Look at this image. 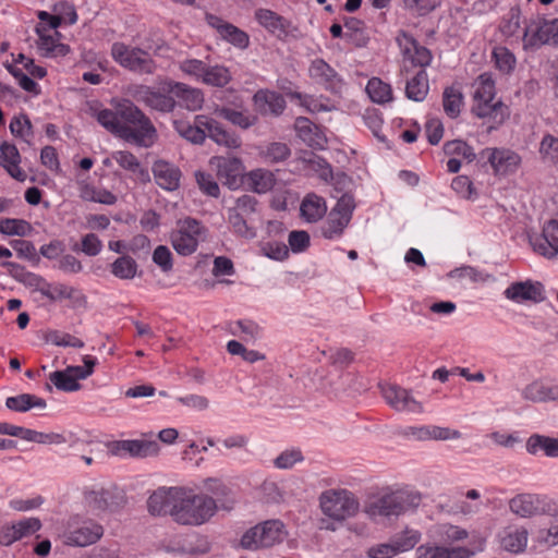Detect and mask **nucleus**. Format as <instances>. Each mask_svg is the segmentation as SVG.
Masks as SVG:
<instances>
[{
  "label": "nucleus",
  "mask_w": 558,
  "mask_h": 558,
  "mask_svg": "<svg viewBox=\"0 0 558 558\" xmlns=\"http://www.w3.org/2000/svg\"><path fill=\"white\" fill-rule=\"evenodd\" d=\"M429 144L437 145L444 135L442 123L438 119H430L425 125Z\"/></svg>",
  "instance_id": "60"
},
{
  "label": "nucleus",
  "mask_w": 558,
  "mask_h": 558,
  "mask_svg": "<svg viewBox=\"0 0 558 558\" xmlns=\"http://www.w3.org/2000/svg\"><path fill=\"white\" fill-rule=\"evenodd\" d=\"M172 518L180 524L198 525L206 522L216 511L214 498L194 494L191 489L180 487L174 490Z\"/></svg>",
  "instance_id": "1"
},
{
  "label": "nucleus",
  "mask_w": 558,
  "mask_h": 558,
  "mask_svg": "<svg viewBox=\"0 0 558 558\" xmlns=\"http://www.w3.org/2000/svg\"><path fill=\"white\" fill-rule=\"evenodd\" d=\"M0 157L5 162L4 166H19L21 161L20 153L15 145L3 142L0 145Z\"/></svg>",
  "instance_id": "58"
},
{
  "label": "nucleus",
  "mask_w": 558,
  "mask_h": 558,
  "mask_svg": "<svg viewBox=\"0 0 558 558\" xmlns=\"http://www.w3.org/2000/svg\"><path fill=\"white\" fill-rule=\"evenodd\" d=\"M4 68L9 71L10 74H12L17 81L20 86L28 92L33 93L35 95L39 94V88L37 83L31 78L28 75H26L22 69L17 68L14 62L10 63L9 61H5L3 63Z\"/></svg>",
  "instance_id": "44"
},
{
  "label": "nucleus",
  "mask_w": 558,
  "mask_h": 558,
  "mask_svg": "<svg viewBox=\"0 0 558 558\" xmlns=\"http://www.w3.org/2000/svg\"><path fill=\"white\" fill-rule=\"evenodd\" d=\"M177 226L178 229L170 234L173 248L183 256L193 254L197 250L198 238L206 233V228L192 217L179 219Z\"/></svg>",
  "instance_id": "7"
},
{
  "label": "nucleus",
  "mask_w": 558,
  "mask_h": 558,
  "mask_svg": "<svg viewBox=\"0 0 558 558\" xmlns=\"http://www.w3.org/2000/svg\"><path fill=\"white\" fill-rule=\"evenodd\" d=\"M354 208L353 195L349 193L342 194L336 206L328 214L327 220L320 227L322 235L325 239L341 235L352 218Z\"/></svg>",
  "instance_id": "9"
},
{
  "label": "nucleus",
  "mask_w": 558,
  "mask_h": 558,
  "mask_svg": "<svg viewBox=\"0 0 558 558\" xmlns=\"http://www.w3.org/2000/svg\"><path fill=\"white\" fill-rule=\"evenodd\" d=\"M111 271L120 279H132L136 275L137 264L132 257L124 255L112 263Z\"/></svg>",
  "instance_id": "40"
},
{
  "label": "nucleus",
  "mask_w": 558,
  "mask_h": 558,
  "mask_svg": "<svg viewBox=\"0 0 558 558\" xmlns=\"http://www.w3.org/2000/svg\"><path fill=\"white\" fill-rule=\"evenodd\" d=\"M173 125L181 137L195 145L203 144L206 137L228 148H236L241 144L238 136L229 133L219 122L206 116H196L194 124L175 120Z\"/></svg>",
  "instance_id": "2"
},
{
  "label": "nucleus",
  "mask_w": 558,
  "mask_h": 558,
  "mask_svg": "<svg viewBox=\"0 0 558 558\" xmlns=\"http://www.w3.org/2000/svg\"><path fill=\"white\" fill-rule=\"evenodd\" d=\"M543 241L530 238L533 250L548 259H553L558 255V220H548L542 230Z\"/></svg>",
  "instance_id": "15"
},
{
  "label": "nucleus",
  "mask_w": 558,
  "mask_h": 558,
  "mask_svg": "<svg viewBox=\"0 0 558 558\" xmlns=\"http://www.w3.org/2000/svg\"><path fill=\"white\" fill-rule=\"evenodd\" d=\"M161 89L172 95L173 98H178L177 105L191 111L202 108L204 102L203 93L199 89L190 87L183 83L167 81L162 84Z\"/></svg>",
  "instance_id": "12"
},
{
  "label": "nucleus",
  "mask_w": 558,
  "mask_h": 558,
  "mask_svg": "<svg viewBox=\"0 0 558 558\" xmlns=\"http://www.w3.org/2000/svg\"><path fill=\"white\" fill-rule=\"evenodd\" d=\"M539 151L550 161H558V138L550 134L545 135L541 142Z\"/></svg>",
  "instance_id": "55"
},
{
  "label": "nucleus",
  "mask_w": 558,
  "mask_h": 558,
  "mask_svg": "<svg viewBox=\"0 0 558 558\" xmlns=\"http://www.w3.org/2000/svg\"><path fill=\"white\" fill-rule=\"evenodd\" d=\"M366 92L369 98L377 104H385L392 99V90L389 84L378 77L368 81Z\"/></svg>",
  "instance_id": "36"
},
{
  "label": "nucleus",
  "mask_w": 558,
  "mask_h": 558,
  "mask_svg": "<svg viewBox=\"0 0 558 558\" xmlns=\"http://www.w3.org/2000/svg\"><path fill=\"white\" fill-rule=\"evenodd\" d=\"M244 216L238 209L230 208L228 220L236 234L252 239L255 236V231L247 226Z\"/></svg>",
  "instance_id": "45"
},
{
  "label": "nucleus",
  "mask_w": 558,
  "mask_h": 558,
  "mask_svg": "<svg viewBox=\"0 0 558 558\" xmlns=\"http://www.w3.org/2000/svg\"><path fill=\"white\" fill-rule=\"evenodd\" d=\"M119 118L124 120L126 123L137 125V129L132 128V132L137 136L136 138H125L126 142H131L142 147H149L154 138L156 137L157 131L153 125L151 121L130 100H124L118 107Z\"/></svg>",
  "instance_id": "5"
},
{
  "label": "nucleus",
  "mask_w": 558,
  "mask_h": 558,
  "mask_svg": "<svg viewBox=\"0 0 558 558\" xmlns=\"http://www.w3.org/2000/svg\"><path fill=\"white\" fill-rule=\"evenodd\" d=\"M543 286L539 282H532L530 280L519 281L511 283L505 291V296L508 300L520 302V301H533L542 302L544 300L542 295Z\"/></svg>",
  "instance_id": "16"
},
{
  "label": "nucleus",
  "mask_w": 558,
  "mask_h": 558,
  "mask_svg": "<svg viewBox=\"0 0 558 558\" xmlns=\"http://www.w3.org/2000/svg\"><path fill=\"white\" fill-rule=\"evenodd\" d=\"M101 250V242L94 233H88L82 239L81 251L88 256H96Z\"/></svg>",
  "instance_id": "63"
},
{
  "label": "nucleus",
  "mask_w": 558,
  "mask_h": 558,
  "mask_svg": "<svg viewBox=\"0 0 558 558\" xmlns=\"http://www.w3.org/2000/svg\"><path fill=\"white\" fill-rule=\"evenodd\" d=\"M112 58L123 68L140 74H153L156 64L150 54L136 47L116 43L111 48Z\"/></svg>",
  "instance_id": "8"
},
{
  "label": "nucleus",
  "mask_w": 558,
  "mask_h": 558,
  "mask_svg": "<svg viewBox=\"0 0 558 558\" xmlns=\"http://www.w3.org/2000/svg\"><path fill=\"white\" fill-rule=\"evenodd\" d=\"M259 527L256 525L250 530H247L240 542V545L244 549L255 550L262 548V544H259Z\"/></svg>",
  "instance_id": "62"
},
{
  "label": "nucleus",
  "mask_w": 558,
  "mask_h": 558,
  "mask_svg": "<svg viewBox=\"0 0 558 558\" xmlns=\"http://www.w3.org/2000/svg\"><path fill=\"white\" fill-rule=\"evenodd\" d=\"M118 111L113 112L109 109L100 110L97 113V121L113 135L123 138H136L137 136L132 132V128L124 125L119 121Z\"/></svg>",
  "instance_id": "24"
},
{
  "label": "nucleus",
  "mask_w": 558,
  "mask_h": 558,
  "mask_svg": "<svg viewBox=\"0 0 558 558\" xmlns=\"http://www.w3.org/2000/svg\"><path fill=\"white\" fill-rule=\"evenodd\" d=\"M327 207L323 197L316 194H307L302 201L300 211L308 222H316L326 214Z\"/></svg>",
  "instance_id": "29"
},
{
  "label": "nucleus",
  "mask_w": 558,
  "mask_h": 558,
  "mask_svg": "<svg viewBox=\"0 0 558 558\" xmlns=\"http://www.w3.org/2000/svg\"><path fill=\"white\" fill-rule=\"evenodd\" d=\"M205 19L207 24L215 28L223 40L240 49L248 47L250 37L244 31L210 13H207Z\"/></svg>",
  "instance_id": "13"
},
{
  "label": "nucleus",
  "mask_w": 558,
  "mask_h": 558,
  "mask_svg": "<svg viewBox=\"0 0 558 558\" xmlns=\"http://www.w3.org/2000/svg\"><path fill=\"white\" fill-rule=\"evenodd\" d=\"M142 98L145 105L161 112H170L177 106V101L173 96L165 93L163 90L162 93H159L146 88L143 92Z\"/></svg>",
  "instance_id": "32"
},
{
  "label": "nucleus",
  "mask_w": 558,
  "mask_h": 558,
  "mask_svg": "<svg viewBox=\"0 0 558 558\" xmlns=\"http://www.w3.org/2000/svg\"><path fill=\"white\" fill-rule=\"evenodd\" d=\"M395 543L392 541L386 544H379L368 549V556L371 558H391L397 555Z\"/></svg>",
  "instance_id": "64"
},
{
  "label": "nucleus",
  "mask_w": 558,
  "mask_h": 558,
  "mask_svg": "<svg viewBox=\"0 0 558 558\" xmlns=\"http://www.w3.org/2000/svg\"><path fill=\"white\" fill-rule=\"evenodd\" d=\"M523 396L526 400L533 402L558 400V387L549 388L541 383H532L525 387Z\"/></svg>",
  "instance_id": "35"
},
{
  "label": "nucleus",
  "mask_w": 558,
  "mask_h": 558,
  "mask_svg": "<svg viewBox=\"0 0 558 558\" xmlns=\"http://www.w3.org/2000/svg\"><path fill=\"white\" fill-rule=\"evenodd\" d=\"M275 183V175L268 170L256 169L247 174V185L253 192L258 194L270 191Z\"/></svg>",
  "instance_id": "33"
},
{
  "label": "nucleus",
  "mask_w": 558,
  "mask_h": 558,
  "mask_svg": "<svg viewBox=\"0 0 558 558\" xmlns=\"http://www.w3.org/2000/svg\"><path fill=\"white\" fill-rule=\"evenodd\" d=\"M383 396L385 400L396 410H410L414 409L411 405L420 404L410 396L409 391L398 387V386H389L383 389Z\"/></svg>",
  "instance_id": "27"
},
{
  "label": "nucleus",
  "mask_w": 558,
  "mask_h": 558,
  "mask_svg": "<svg viewBox=\"0 0 558 558\" xmlns=\"http://www.w3.org/2000/svg\"><path fill=\"white\" fill-rule=\"evenodd\" d=\"M310 75L324 84L327 89L337 90L342 80L333 68H331L324 59H315L310 66Z\"/></svg>",
  "instance_id": "21"
},
{
  "label": "nucleus",
  "mask_w": 558,
  "mask_h": 558,
  "mask_svg": "<svg viewBox=\"0 0 558 558\" xmlns=\"http://www.w3.org/2000/svg\"><path fill=\"white\" fill-rule=\"evenodd\" d=\"M218 179L229 189H238L243 181V166L238 158L215 157Z\"/></svg>",
  "instance_id": "14"
},
{
  "label": "nucleus",
  "mask_w": 558,
  "mask_h": 558,
  "mask_svg": "<svg viewBox=\"0 0 558 558\" xmlns=\"http://www.w3.org/2000/svg\"><path fill=\"white\" fill-rule=\"evenodd\" d=\"M180 487L160 488L154 492L148 500L147 507L149 513L153 515H165L170 514L172 517V508L174 506V490H179Z\"/></svg>",
  "instance_id": "23"
},
{
  "label": "nucleus",
  "mask_w": 558,
  "mask_h": 558,
  "mask_svg": "<svg viewBox=\"0 0 558 558\" xmlns=\"http://www.w3.org/2000/svg\"><path fill=\"white\" fill-rule=\"evenodd\" d=\"M255 17L258 21V23L266 27L268 31L272 33L278 31L279 36L281 34H288L290 22L287 21L281 15H278L276 12L267 9H259L255 12Z\"/></svg>",
  "instance_id": "30"
},
{
  "label": "nucleus",
  "mask_w": 558,
  "mask_h": 558,
  "mask_svg": "<svg viewBox=\"0 0 558 558\" xmlns=\"http://www.w3.org/2000/svg\"><path fill=\"white\" fill-rule=\"evenodd\" d=\"M259 530V544L263 547H271L282 541L283 523L279 520H268L257 525Z\"/></svg>",
  "instance_id": "31"
},
{
  "label": "nucleus",
  "mask_w": 558,
  "mask_h": 558,
  "mask_svg": "<svg viewBox=\"0 0 558 558\" xmlns=\"http://www.w3.org/2000/svg\"><path fill=\"white\" fill-rule=\"evenodd\" d=\"M493 56L496 62L497 68L504 73H510L515 64V58L513 53H511L505 47H497L493 51Z\"/></svg>",
  "instance_id": "47"
},
{
  "label": "nucleus",
  "mask_w": 558,
  "mask_h": 558,
  "mask_svg": "<svg viewBox=\"0 0 558 558\" xmlns=\"http://www.w3.org/2000/svg\"><path fill=\"white\" fill-rule=\"evenodd\" d=\"M421 495L414 492L396 490L369 497L364 505V512L371 518L399 515L420 505Z\"/></svg>",
  "instance_id": "3"
},
{
  "label": "nucleus",
  "mask_w": 558,
  "mask_h": 558,
  "mask_svg": "<svg viewBox=\"0 0 558 558\" xmlns=\"http://www.w3.org/2000/svg\"><path fill=\"white\" fill-rule=\"evenodd\" d=\"M153 260L162 271L168 272L172 269V254L165 245H159L153 253Z\"/></svg>",
  "instance_id": "54"
},
{
  "label": "nucleus",
  "mask_w": 558,
  "mask_h": 558,
  "mask_svg": "<svg viewBox=\"0 0 558 558\" xmlns=\"http://www.w3.org/2000/svg\"><path fill=\"white\" fill-rule=\"evenodd\" d=\"M480 86L474 93V100L477 105L473 107L472 111L478 118L490 117L495 122L501 123L507 113L508 108L499 100L493 105L490 101L495 97V83L489 73H483L478 76Z\"/></svg>",
  "instance_id": "4"
},
{
  "label": "nucleus",
  "mask_w": 558,
  "mask_h": 558,
  "mask_svg": "<svg viewBox=\"0 0 558 558\" xmlns=\"http://www.w3.org/2000/svg\"><path fill=\"white\" fill-rule=\"evenodd\" d=\"M398 553L412 549L420 541V533L407 530L402 535H397L392 539Z\"/></svg>",
  "instance_id": "51"
},
{
  "label": "nucleus",
  "mask_w": 558,
  "mask_h": 558,
  "mask_svg": "<svg viewBox=\"0 0 558 558\" xmlns=\"http://www.w3.org/2000/svg\"><path fill=\"white\" fill-rule=\"evenodd\" d=\"M32 395L22 393L16 397H9L5 400V405L8 409L17 411V412H26L32 409Z\"/></svg>",
  "instance_id": "57"
},
{
  "label": "nucleus",
  "mask_w": 558,
  "mask_h": 558,
  "mask_svg": "<svg viewBox=\"0 0 558 558\" xmlns=\"http://www.w3.org/2000/svg\"><path fill=\"white\" fill-rule=\"evenodd\" d=\"M47 340L52 342L54 345L59 347H73V348H83L84 342L70 335V333H60L59 331H50L47 335Z\"/></svg>",
  "instance_id": "52"
},
{
  "label": "nucleus",
  "mask_w": 558,
  "mask_h": 558,
  "mask_svg": "<svg viewBox=\"0 0 558 558\" xmlns=\"http://www.w3.org/2000/svg\"><path fill=\"white\" fill-rule=\"evenodd\" d=\"M21 279L19 280L23 284L29 288H34L43 294V290H48L51 286L46 282V280L33 272L26 271L25 274L20 275Z\"/></svg>",
  "instance_id": "59"
},
{
  "label": "nucleus",
  "mask_w": 558,
  "mask_h": 558,
  "mask_svg": "<svg viewBox=\"0 0 558 558\" xmlns=\"http://www.w3.org/2000/svg\"><path fill=\"white\" fill-rule=\"evenodd\" d=\"M320 508L326 515L341 522L354 517L360 504L348 490H328L320 496Z\"/></svg>",
  "instance_id": "6"
},
{
  "label": "nucleus",
  "mask_w": 558,
  "mask_h": 558,
  "mask_svg": "<svg viewBox=\"0 0 558 558\" xmlns=\"http://www.w3.org/2000/svg\"><path fill=\"white\" fill-rule=\"evenodd\" d=\"M462 99V94L453 87H447L444 90V110L450 118H457L460 114Z\"/></svg>",
  "instance_id": "43"
},
{
  "label": "nucleus",
  "mask_w": 558,
  "mask_h": 558,
  "mask_svg": "<svg viewBox=\"0 0 558 558\" xmlns=\"http://www.w3.org/2000/svg\"><path fill=\"white\" fill-rule=\"evenodd\" d=\"M120 451L128 452L131 457L147 458L159 452V445L150 440H120L112 444L111 452L118 454Z\"/></svg>",
  "instance_id": "18"
},
{
  "label": "nucleus",
  "mask_w": 558,
  "mask_h": 558,
  "mask_svg": "<svg viewBox=\"0 0 558 558\" xmlns=\"http://www.w3.org/2000/svg\"><path fill=\"white\" fill-rule=\"evenodd\" d=\"M525 447L530 454H536L542 450L549 458L558 457V438L533 434L527 438Z\"/></svg>",
  "instance_id": "28"
},
{
  "label": "nucleus",
  "mask_w": 558,
  "mask_h": 558,
  "mask_svg": "<svg viewBox=\"0 0 558 558\" xmlns=\"http://www.w3.org/2000/svg\"><path fill=\"white\" fill-rule=\"evenodd\" d=\"M153 173L157 184L167 191H175L180 185L181 170L166 160L155 161Z\"/></svg>",
  "instance_id": "19"
},
{
  "label": "nucleus",
  "mask_w": 558,
  "mask_h": 558,
  "mask_svg": "<svg viewBox=\"0 0 558 558\" xmlns=\"http://www.w3.org/2000/svg\"><path fill=\"white\" fill-rule=\"evenodd\" d=\"M114 160L124 169L136 172L140 169V161L130 151H118L113 155Z\"/></svg>",
  "instance_id": "61"
},
{
  "label": "nucleus",
  "mask_w": 558,
  "mask_h": 558,
  "mask_svg": "<svg viewBox=\"0 0 558 558\" xmlns=\"http://www.w3.org/2000/svg\"><path fill=\"white\" fill-rule=\"evenodd\" d=\"M525 47H534L541 45L558 46V19L546 21L538 19L533 21L523 33Z\"/></svg>",
  "instance_id": "11"
},
{
  "label": "nucleus",
  "mask_w": 558,
  "mask_h": 558,
  "mask_svg": "<svg viewBox=\"0 0 558 558\" xmlns=\"http://www.w3.org/2000/svg\"><path fill=\"white\" fill-rule=\"evenodd\" d=\"M520 15L521 11L519 8L513 7L509 10L500 26V31L505 36L510 37L518 32L520 28Z\"/></svg>",
  "instance_id": "49"
},
{
  "label": "nucleus",
  "mask_w": 558,
  "mask_h": 558,
  "mask_svg": "<svg viewBox=\"0 0 558 558\" xmlns=\"http://www.w3.org/2000/svg\"><path fill=\"white\" fill-rule=\"evenodd\" d=\"M488 161L497 174L512 172L520 162V157L507 149H487Z\"/></svg>",
  "instance_id": "25"
},
{
  "label": "nucleus",
  "mask_w": 558,
  "mask_h": 558,
  "mask_svg": "<svg viewBox=\"0 0 558 558\" xmlns=\"http://www.w3.org/2000/svg\"><path fill=\"white\" fill-rule=\"evenodd\" d=\"M49 379L51 384L61 391H77L81 389V384L68 373V369L64 371H56L49 375Z\"/></svg>",
  "instance_id": "38"
},
{
  "label": "nucleus",
  "mask_w": 558,
  "mask_h": 558,
  "mask_svg": "<svg viewBox=\"0 0 558 558\" xmlns=\"http://www.w3.org/2000/svg\"><path fill=\"white\" fill-rule=\"evenodd\" d=\"M527 532L525 530H510L501 538V546L510 553L523 551L526 547Z\"/></svg>",
  "instance_id": "37"
},
{
  "label": "nucleus",
  "mask_w": 558,
  "mask_h": 558,
  "mask_svg": "<svg viewBox=\"0 0 558 558\" xmlns=\"http://www.w3.org/2000/svg\"><path fill=\"white\" fill-rule=\"evenodd\" d=\"M195 179L197 185L202 192L211 197H218L220 193V189L218 183L214 180V178L205 172L196 171Z\"/></svg>",
  "instance_id": "50"
},
{
  "label": "nucleus",
  "mask_w": 558,
  "mask_h": 558,
  "mask_svg": "<svg viewBox=\"0 0 558 558\" xmlns=\"http://www.w3.org/2000/svg\"><path fill=\"white\" fill-rule=\"evenodd\" d=\"M444 151L446 155H458L462 156L469 161H473L475 159V154L471 146H469L465 142L460 140H454L447 142L444 146Z\"/></svg>",
  "instance_id": "48"
},
{
  "label": "nucleus",
  "mask_w": 558,
  "mask_h": 558,
  "mask_svg": "<svg viewBox=\"0 0 558 558\" xmlns=\"http://www.w3.org/2000/svg\"><path fill=\"white\" fill-rule=\"evenodd\" d=\"M202 80L205 84L222 87L230 82L231 75L229 70L225 66H206Z\"/></svg>",
  "instance_id": "42"
},
{
  "label": "nucleus",
  "mask_w": 558,
  "mask_h": 558,
  "mask_svg": "<svg viewBox=\"0 0 558 558\" xmlns=\"http://www.w3.org/2000/svg\"><path fill=\"white\" fill-rule=\"evenodd\" d=\"M43 295L54 302L57 300L68 299L72 301L73 307L87 306V298L82 293L81 290L69 287L63 283H59L53 287V292L50 290H43Z\"/></svg>",
  "instance_id": "26"
},
{
  "label": "nucleus",
  "mask_w": 558,
  "mask_h": 558,
  "mask_svg": "<svg viewBox=\"0 0 558 558\" xmlns=\"http://www.w3.org/2000/svg\"><path fill=\"white\" fill-rule=\"evenodd\" d=\"M32 230V225L23 219L5 218L0 221V232L5 235L25 236Z\"/></svg>",
  "instance_id": "41"
},
{
  "label": "nucleus",
  "mask_w": 558,
  "mask_h": 558,
  "mask_svg": "<svg viewBox=\"0 0 558 558\" xmlns=\"http://www.w3.org/2000/svg\"><path fill=\"white\" fill-rule=\"evenodd\" d=\"M84 496L88 507L98 511L116 512L128 501L124 490L116 485L87 490Z\"/></svg>",
  "instance_id": "10"
},
{
  "label": "nucleus",
  "mask_w": 558,
  "mask_h": 558,
  "mask_svg": "<svg viewBox=\"0 0 558 558\" xmlns=\"http://www.w3.org/2000/svg\"><path fill=\"white\" fill-rule=\"evenodd\" d=\"M509 506L513 513L522 518L531 517L537 511L533 497L526 494L518 495L512 498Z\"/></svg>",
  "instance_id": "39"
},
{
  "label": "nucleus",
  "mask_w": 558,
  "mask_h": 558,
  "mask_svg": "<svg viewBox=\"0 0 558 558\" xmlns=\"http://www.w3.org/2000/svg\"><path fill=\"white\" fill-rule=\"evenodd\" d=\"M102 535V526L94 522H86L82 526L65 535V544L74 546H87L94 544Z\"/></svg>",
  "instance_id": "22"
},
{
  "label": "nucleus",
  "mask_w": 558,
  "mask_h": 558,
  "mask_svg": "<svg viewBox=\"0 0 558 558\" xmlns=\"http://www.w3.org/2000/svg\"><path fill=\"white\" fill-rule=\"evenodd\" d=\"M288 242L293 252H303L310 246V234L303 230L291 231Z\"/></svg>",
  "instance_id": "56"
},
{
  "label": "nucleus",
  "mask_w": 558,
  "mask_h": 558,
  "mask_svg": "<svg viewBox=\"0 0 558 558\" xmlns=\"http://www.w3.org/2000/svg\"><path fill=\"white\" fill-rule=\"evenodd\" d=\"M397 40L404 56L409 57L415 65L426 66L430 63V51L426 47L421 46L411 35L400 32Z\"/></svg>",
  "instance_id": "17"
},
{
  "label": "nucleus",
  "mask_w": 558,
  "mask_h": 558,
  "mask_svg": "<svg viewBox=\"0 0 558 558\" xmlns=\"http://www.w3.org/2000/svg\"><path fill=\"white\" fill-rule=\"evenodd\" d=\"M10 245L21 257H25L36 263L39 262V257L36 254V248L31 241L25 240H12Z\"/></svg>",
  "instance_id": "53"
},
{
  "label": "nucleus",
  "mask_w": 558,
  "mask_h": 558,
  "mask_svg": "<svg viewBox=\"0 0 558 558\" xmlns=\"http://www.w3.org/2000/svg\"><path fill=\"white\" fill-rule=\"evenodd\" d=\"M256 110L262 114L279 116L286 108V100L282 95L269 90H258L254 97Z\"/></svg>",
  "instance_id": "20"
},
{
  "label": "nucleus",
  "mask_w": 558,
  "mask_h": 558,
  "mask_svg": "<svg viewBox=\"0 0 558 558\" xmlns=\"http://www.w3.org/2000/svg\"><path fill=\"white\" fill-rule=\"evenodd\" d=\"M428 93V78L424 70H420L414 77L408 81L405 95L414 101H423Z\"/></svg>",
  "instance_id": "34"
},
{
  "label": "nucleus",
  "mask_w": 558,
  "mask_h": 558,
  "mask_svg": "<svg viewBox=\"0 0 558 558\" xmlns=\"http://www.w3.org/2000/svg\"><path fill=\"white\" fill-rule=\"evenodd\" d=\"M218 114L221 118L230 121L232 124L238 125L242 129L250 128L256 121L255 117L245 116L241 111H236L234 109L226 108V107L219 109Z\"/></svg>",
  "instance_id": "46"
}]
</instances>
